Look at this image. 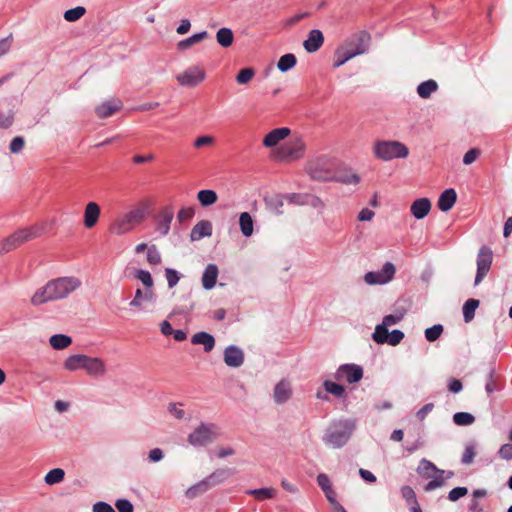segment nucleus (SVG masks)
Returning a JSON list of instances; mask_svg holds the SVG:
<instances>
[{
  "mask_svg": "<svg viewBox=\"0 0 512 512\" xmlns=\"http://www.w3.org/2000/svg\"><path fill=\"white\" fill-rule=\"evenodd\" d=\"M80 286L81 281L76 277H59L50 280L45 286L34 293L31 303L33 305H41L49 301L66 298Z\"/></svg>",
  "mask_w": 512,
  "mask_h": 512,
  "instance_id": "nucleus-1",
  "label": "nucleus"
},
{
  "mask_svg": "<svg viewBox=\"0 0 512 512\" xmlns=\"http://www.w3.org/2000/svg\"><path fill=\"white\" fill-rule=\"evenodd\" d=\"M356 429V421L351 418L334 420L327 427L323 442L333 448H341L347 444Z\"/></svg>",
  "mask_w": 512,
  "mask_h": 512,
  "instance_id": "nucleus-2",
  "label": "nucleus"
},
{
  "mask_svg": "<svg viewBox=\"0 0 512 512\" xmlns=\"http://www.w3.org/2000/svg\"><path fill=\"white\" fill-rule=\"evenodd\" d=\"M64 367L70 371L84 369L94 376L101 375L105 371L104 363L100 358L87 354H71L65 361Z\"/></svg>",
  "mask_w": 512,
  "mask_h": 512,
  "instance_id": "nucleus-3",
  "label": "nucleus"
},
{
  "mask_svg": "<svg viewBox=\"0 0 512 512\" xmlns=\"http://www.w3.org/2000/svg\"><path fill=\"white\" fill-rule=\"evenodd\" d=\"M373 153L377 159L390 161L403 159L409 155L408 147L396 140H379L373 145Z\"/></svg>",
  "mask_w": 512,
  "mask_h": 512,
  "instance_id": "nucleus-4",
  "label": "nucleus"
},
{
  "mask_svg": "<svg viewBox=\"0 0 512 512\" xmlns=\"http://www.w3.org/2000/svg\"><path fill=\"white\" fill-rule=\"evenodd\" d=\"M218 435V428L215 424L201 423L188 435L187 441L193 447H204L213 443Z\"/></svg>",
  "mask_w": 512,
  "mask_h": 512,
  "instance_id": "nucleus-5",
  "label": "nucleus"
},
{
  "mask_svg": "<svg viewBox=\"0 0 512 512\" xmlns=\"http://www.w3.org/2000/svg\"><path fill=\"white\" fill-rule=\"evenodd\" d=\"M493 262V251L487 246L480 247L477 254V271L475 275L474 285H478L486 277L491 269Z\"/></svg>",
  "mask_w": 512,
  "mask_h": 512,
  "instance_id": "nucleus-6",
  "label": "nucleus"
},
{
  "mask_svg": "<svg viewBox=\"0 0 512 512\" xmlns=\"http://www.w3.org/2000/svg\"><path fill=\"white\" fill-rule=\"evenodd\" d=\"M307 173L316 181H332L334 170H332L324 158H318L307 166Z\"/></svg>",
  "mask_w": 512,
  "mask_h": 512,
  "instance_id": "nucleus-7",
  "label": "nucleus"
},
{
  "mask_svg": "<svg viewBox=\"0 0 512 512\" xmlns=\"http://www.w3.org/2000/svg\"><path fill=\"white\" fill-rule=\"evenodd\" d=\"M371 41V35L365 31H359L351 35L346 41V48H348L355 56L364 54L368 51Z\"/></svg>",
  "mask_w": 512,
  "mask_h": 512,
  "instance_id": "nucleus-8",
  "label": "nucleus"
},
{
  "mask_svg": "<svg viewBox=\"0 0 512 512\" xmlns=\"http://www.w3.org/2000/svg\"><path fill=\"white\" fill-rule=\"evenodd\" d=\"M174 218V208L171 205L165 206L155 215V230L161 235L166 236L170 231V226Z\"/></svg>",
  "mask_w": 512,
  "mask_h": 512,
  "instance_id": "nucleus-9",
  "label": "nucleus"
},
{
  "mask_svg": "<svg viewBox=\"0 0 512 512\" xmlns=\"http://www.w3.org/2000/svg\"><path fill=\"white\" fill-rule=\"evenodd\" d=\"M305 144L302 139L297 138L292 142L283 145L278 152V157L281 160L286 159H299L304 153Z\"/></svg>",
  "mask_w": 512,
  "mask_h": 512,
  "instance_id": "nucleus-10",
  "label": "nucleus"
},
{
  "mask_svg": "<svg viewBox=\"0 0 512 512\" xmlns=\"http://www.w3.org/2000/svg\"><path fill=\"white\" fill-rule=\"evenodd\" d=\"M205 79V72L198 67H190L182 74L177 75L181 86L195 87Z\"/></svg>",
  "mask_w": 512,
  "mask_h": 512,
  "instance_id": "nucleus-11",
  "label": "nucleus"
},
{
  "mask_svg": "<svg viewBox=\"0 0 512 512\" xmlns=\"http://www.w3.org/2000/svg\"><path fill=\"white\" fill-rule=\"evenodd\" d=\"M362 377L363 369L356 364L341 365L336 372V378L338 380H345L348 383H356L360 381Z\"/></svg>",
  "mask_w": 512,
  "mask_h": 512,
  "instance_id": "nucleus-12",
  "label": "nucleus"
},
{
  "mask_svg": "<svg viewBox=\"0 0 512 512\" xmlns=\"http://www.w3.org/2000/svg\"><path fill=\"white\" fill-rule=\"evenodd\" d=\"M292 394L291 382L287 379H282L274 387L273 400L277 405H283L291 399Z\"/></svg>",
  "mask_w": 512,
  "mask_h": 512,
  "instance_id": "nucleus-13",
  "label": "nucleus"
},
{
  "mask_svg": "<svg viewBox=\"0 0 512 512\" xmlns=\"http://www.w3.org/2000/svg\"><path fill=\"white\" fill-rule=\"evenodd\" d=\"M101 208L96 202H88L85 206L83 224L85 228L91 229L98 223Z\"/></svg>",
  "mask_w": 512,
  "mask_h": 512,
  "instance_id": "nucleus-14",
  "label": "nucleus"
},
{
  "mask_svg": "<svg viewBox=\"0 0 512 512\" xmlns=\"http://www.w3.org/2000/svg\"><path fill=\"white\" fill-rule=\"evenodd\" d=\"M324 43V35L319 29L309 31L307 39L303 42V47L308 53L318 51Z\"/></svg>",
  "mask_w": 512,
  "mask_h": 512,
  "instance_id": "nucleus-15",
  "label": "nucleus"
},
{
  "mask_svg": "<svg viewBox=\"0 0 512 512\" xmlns=\"http://www.w3.org/2000/svg\"><path fill=\"white\" fill-rule=\"evenodd\" d=\"M431 210V201L428 198H418L410 206L411 214L418 220L425 218Z\"/></svg>",
  "mask_w": 512,
  "mask_h": 512,
  "instance_id": "nucleus-16",
  "label": "nucleus"
},
{
  "mask_svg": "<svg viewBox=\"0 0 512 512\" xmlns=\"http://www.w3.org/2000/svg\"><path fill=\"white\" fill-rule=\"evenodd\" d=\"M289 134L290 129L287 127L273 129L264 137L263 145L268 148L274 147L278 145L281 140L285 139Z\"/></svg>",
  "mask_w": 512,
  "mask_h": 512,
  "instance_id": "nucleus-17",
  "label": "nucleus"
},
{
  "mask_svg": "<svg viewBox=\"0 0 512 512\" xmlns=\"http://www.w3.org/2000/svg\"><path fill=\"white\" fill-rule=\"evenodd\" d=\"M212 223L209 220L199 221L190 232L191 241H198L204 237L212 235Z\"/></svg>",
  "mask_w": 512,
  "mask_h": 512,
  "instance_id": "nucleus-18",
  "label": "nucleus"
},
{
  "mask_svg": "<svg viewBox=\"0 0 512 512\" xmlns=\"http://www.w3.org/2000/svg\"><path fill=\"white\" fill-rule=\"evenodd\" d=\"M456 201V191L453 188H448L440 194L437 205L442 212H447L452 209Z\"/></svg>",
  "mask_w": 512,
  "mask_h": 512,
  "instance_id": "nucleus-19",
  "label": "nucleus"
},
{
  "mask_svg": "<svg viewBox=\"0 0 512 512\" xmlns=\"http://www.w3.org/2000/svg\"><path fill=\"white\" fill-rule=\"evenodd\" d=\"M219 269L216 264L210 263L206 266L202 275V286L206 290L214 288L217 282Z\"/></svg>",
  "mask_w": 512,
  "mask_h": 512,
  "instance_id": "nucleus-20",
  "label": "nucleus"
},
{
  "mask_svg": "<svg viewBox=\"0 0 512 512\" xmlns=\"http://www.w3.org/2000/svg\"><path fill=\"white\" fill-rule=\"evenodd\" d=\"M235 469L232 468H221L217 469L213 473H211L209 476L205 478L207 481L208 486L211 488L217 484H220L224 481H226L230 476L235 474Z\"/></svg>",
  "mask_w": 512,
  "mask_h": 512,
  "instance_id": "nucleus-21",
  "label": "nucleus"
},
{
  "mask_svg": "<svg viewBox=\"0 0 512 512\" xmlns=\"http://www.w3.org/2000/svg\"><path fill=\"white\" fill-rule=\"evenodd\" d=\"M134 225L130 221L127 214L117 218L109 227L112 234L122 235L133 229Z\"/></svg>",
  "mask_w": 512,
  "mask_h": 512,
  "instance_id": "nucleus-22",
  "label": "nucleus"
},
{
  "mask_svg": "<svg viewBox=\"0 0 512 512\" xmlns=\"http://www.w3.org/2000/svg\"><path fill=\"white\" fill-rule=\"evenodd\" d=\"M192 344L203 345L205 352H210L215 346V338L208 332L200 331L191 338Z\"/></svg>",
  "mask_w": 512,
  "mask_h": 512,
  "instance_id": "nucleus-23",
  "label": "nucleus"
},
{
  "mask_svg": "<svg viewBox=\"0 0 512 512\" xmlns=\"http://www.w3.org/2000/svg\"><path fill=\"white\" fill-rule=\"evenodd\" d=\"M42 233H43V228L38 225H35V226L19 229L14 234L17 237L20 244H22L26 241L32 240L36 237H39Z\"/></svg>",
  "mask_w": 512,
  "mask_h": 512,
  "instance_id": "nucleus-24",
  "label": "nucleus"
},
{
  "mask_svg": "<svg viewBox=\"0 0 512 512\" xmlns=\"http://www.w3.org/2000/svg\"><path fill=\"white\" fill-rule=\"evenodd\" d=\"M417 473L424 478H432L434 474H444L445 471L437 468L431 461L422 459L417 467Z\"/></svg>",
  "mask_w": 512,
  "mask_h": 512,
  "instance_id": "nucleus-25",
  "label": "nucleus"
},
{
  "mask_svg": "<svg viewBox=\"0 0 512 512\" xmlns=\"http://www.w3.org/2000/svg\"><path fill=\"white\" fill-rule=\"evenodd\" d=\"M285 195L284 194H275L272 196H266L264 198V202L267 206V208L273 212H275L277 215L283 214V211L281 208L284 205Z\"/></svg>",
  "mask_w": 512,
  "mask_h": 512,
  "instance_id": "nucleus-26",
  "label": "nucleus"
},
{
  "mask_svg": "<svg viewBox=\"0 0 512 512\" xmlns=\"http://www.w3.org/2000/svg\"><path fill=\"white\" fill-rule=\"evenodd\" d=\"M207 37H208L207 31H201L199 33H195V34L191 35L190 37L179 41L177 44V49L179 51H185V50L189 49L191 46H193L194 44L199 43L200 41L204 40Z\"/></svg>",
  "mask_w": 512,
  "mask_h": 512,
  "instance_id": "nucleus-27",
  "label": "nucleus"
},
{
  "mask_svg": "<svg viewBox=\"0 0 512 512\" xmlns=\"http://www.w3.org/2000/svg\"><path fill=\"white\" fill-rule=\"evenodd\" d=\"M197 200L199 201L201 206L209 207L217 202L218 195L214 190L203 189L198 191Z\"/></svg>",
  "mask_w": 512,
  "mask_h": 512,
  "instance_id": "nucleus-28",
  "label": "nucleus"
},
{
  "mask_svg": "<svg viewBox=\"0 0 512 512\" xmlns=\"http://www.w3.org/2000/svg\"><path fill=\"white\" fill-rule=\"evenodd\" d=\"M335 61L333 63L334 68H339L344 65L347 61L355 57V53H352L345 46L338 47L334 53Z\"/></svg>",
  "mask_w": 512,
  "mask_h": 512,
  "instance_id": "nucleus-29",
  "label": "nucleus"
},
{
  "mask_svg": "<svg viewBox=\"0 0 512 512\" xmlns=\"http://www.w3.org/2000/svg\"><path fill=\"white\" fill-rule=\"evenodd\" d=\"M216 40L221 47H230L234 41L233 31L226 27L220 28L216 33Z\"/></svg>",
  "mask_w": 512,
  "mask_h": 512,
  "instance_id": "nucleus-30",
  "label": "nucleus"
},
{
  "mask_svg": "<svg viewBox=\"0 0 512 512\" xmlns=\"http://www.w3.org/2000/svg\"><path fill=\"white\" fill-rule=\"evenodd\" d=\"M438 89V84L435 80L429 79L421 82L417 87V93L420 98L427 99L431 94Z\"/></svg>",
  "mask_w": 512,
  "mask_h": 512,
  "instance_id": "nucleus-31",
  "label": "nucleus"
},
{
  "mask_svg": "<svg viewBox=\"0 0 512 512\" xmlns=\"http://www.w3.org/2000/svg\"><path fill=\"white\" fill-rule=\"evenodd\" d=\"M49 343L54 350H63L71 345L72 338L66 334H54L50 337Z\"/></svg>",
  "mask_w": 512,
  "mask_h": 512,
  "instance_id": "nucleus-32",
  "label": "nucleus"
},
{
  "mask_svg": "<svg viewBox=\"0 0 512 512\" xmlns=\"http://www.w3.org/2000/svg\"><path fill=\"white\" fill-rule=\"evenodd\" d=\"M480 301L478 299H468L462 308L463 318L466 323L471 322L475 317V311L479 307Z\"/></svg>",
  "mask_w": 512,
  "mask_h": 512,
  "instance_id": "nucleus-33",
  "label": "nucleus"
},
{
  "mask_svg": "<svg viewBox=\"0 0 512 512\" xmlns=\"http://www.w3.org/2000/svg\"><path fill=\"white\" fill-rule=\"evenodd\" d=\"M239 225L240 230L245 237H250L253 234L254 222L248 212H243L240 214Z\"/></svg>",
  "mask_w": 512,
  "mask_h": 512,
  "instance_id": "nucleus-34",
  "label": "nucleus"
},
{
  "mask_svg": "<svg viewBox=\"0 0 512 512\" xmlns=\"http://www.w3.org/2000/svg\"><path fill=\"white\" fill-rule=\"evenodd\" d=\"M120 109L119 104H112L111 102H104L97 106L95 112L101 119L110 117L113 113Z\"/></svg>",
  "mask_w": 512,
  "mask_h": 512,
  "instance_id": "nucleus-35",
  "label": "nucleus"
},
{
  "mask_svg": "<svg viewBox=\"0 0 512 512\" xmlns=\"http://www.w3.org/2000/svg\"><path fill=\"white\" fill-rule=\"evenodd\" d=\"M296 64H297L296 56L292 53H287L280 57V59L277 63V68L281 72H287L290 69H292L293 67H295Z\"/></svg>",
  "mask_w": 512,
  "mask_h": 512,
  "instance_id": "nucleus-36",
  "label": "nucleus"
},
{
  "mask_svg": "<svg viewBox=\"0 0 512 512\" xmlns=\"http://www.w3.org/2000/svg\"><path fill=\"white\" fill-rule=\"evenodd\" d=\"M246 493L254 496L259 501L274 498L276 495V491L274 488L267 487L259 489H250L247 490Z\"/></svg>",
  "mask_w": 512,
  "mask_h": 512,
  "instance_id": "nucleus-37",
  "label": "nucleus"
},
{
  "mask_svg": "<svg viewBox=\"0 0 512 512\" xmlns=\"http://www.w3.org/2000/svg\"><path fill=\"white\" fill-rule=\"evenodd\" d=\"M65 471L61 468H54L50 470L44 478V481L47 485H55L64 480Z\"/></svg>",
  "mask_w": 512,
  "mask_h": 512,
  "instance_id": "nucleus-38",
  "label": "nucleus"
},
{
  "mask_svg": "<svg viewBox=\"0 0 512 512\" xmlns=\"http://www.w3.org/2000/svg\"><path fill=\"white\" fill-rule=\"evenodd\" d=\"M332 181L343 184H358L360 182V177L355 173H336L334 171V177Z\"/></svg>",
  "mask_w": 512,
  "mask_h": 512,
  "instance_id": "nucleus-39",
  "label": "nucleus"
},
{
  "mask_svg": "<svg viewBox=\"0 0 512 512\" xmlns=\"http://www.w3.org/2000/svg\"><path fill=\"white\" fill-rule=\"evenodd\" d=\"M383 284L390 282L396 273V267L392 262H386L382 269L378 271Z\"/></svg>",
  "mask_w": 512,
  "mask_h": 512,
  "instance_id": "nucleus-40",
  "label": "nucleus"
},
{
  "mask_svg": "<svg viewBox=\"0 0 512 512\" xmlns=\"http://www.w3.org/2000/svg\"><path fill=\"white\" fill-rule=\"evenodd\" d=\"M383 284L390 282L396 273V267L392 262H386L382 269L378 271Z\"/></svg>",
  "mask_w": 512,
  "mask_h": 512,
  "instance_id": "nucleus-41",
  "label": "nucleus"
},
{
  "mask_svg": "<svg viewBox=\"0 0 512 512\" xmlns=\"http://www.w3.org/2000/svg\"><path fill=\"white\" fill-rule=\"evenodd\" d=\"M210 487L207 484V481L205 479L201 480L197 484L189 487L186 491V496L190 499L197 497L198 495L206 492L209 490Z\"/></svg>",
  "mask_w": 512,
  "mask_h": 512,
  "instance_id": "nucleus-42",
  "label": "nucleus"
},
{
  "mask_svg": "<svg viewBox=\"0 0 512 512\" xmlns=\"http://www.w3.org/2000/svg\"><path fill=\"white\" fill-rule=\"evenodd\" d=\"M453 421L458 426H469L475 422V417L468 412H456Z\"/></svg>",
  "mask_w": 512,
  "mask_h": 512,
  "instance_id": "nucleus-43",
  "label": "nucleus"
},
{
  "mask_svg": "<svg viewBox=\"0 0 512 512\" xmlns=\"http://www.w3.org/2000/svg\"><path fill=\"white\" fill-rule=\"evenodd\" d=\"M20 245H21L20 242L18 241L17 237L13 233L0 243V254L10 252Z\"/></svg>",
  "mask_w": 512,
  "mask_h": 512,
  "instance_id": "nucleus-44",
  "label": "nucleus"
},
{
  "mask_svg": "<svg viewBox=\"0 0 512 512\" xmlns=\"http://www.w3.org/2000/svg\"><path fill=\"white\" fill-rule=\"evenodd\" d=\"M255 75V70L252 67H246L241 70L236 75V82L240 85H245L249 83Z\"/></svg>",
  "mask_w": 512,
  "mask_h": 512,
  "instance_id": "nucleus-45",
  "label": "nucleus"
},
{
  "mask_svg": "<svg viewBox=\"0 0 512 512\" xmlns=\"http://www.w3.org/2000/svg\"><path fill=\"white\" fill-rule=\"evenodd\" d=\"M86 13V9L82 6L68 9L64 12V19L67 22H75L79 20Z\"/></svg>",
  "mask_w": 512,
  "mask_h": 512,
  "instance_id": "nucleus-46",
  "label": "nucleus"
},
{
  "mask_svg": "<svg viewBox=\"0 0 512 512\" xmlns=\"http://www.w3.org/2000/svg\"><path fill=\"white\" fill-rule=\"evenodd\" d=\"M323 386H324V389L326 392H328L336 397L344 396V393H345L344 387L336 382L326 380V381H324Z\"/></svg>",
  "mask_w": 512,
  "mask_h": 512,
  "instance_id": "nucleus-47",
  "label": "nucleus"
},
{
  "mask_svg": "<svg viewBox=\"0 0 512 512\" xmlns=\"http://www.w3.org/2000/svg\"><path fill=\"white\" fill-rule=\"evenodd\" d=\"M389 336V330L384 325L378 324L375 327V331L372 334V338L375 342L379 344H384L387 342Z\"/></svg>",
  "mask_w": 512,
  "mask_h": 512,
  "instance_id": "nucleus-48",
  "label": "nucleus"
},
{
  "mask_svg": "<svg viewBox=\"0 0 512 512\" xmlns=\"http://www.w3.org/2000/svg\"><path fill=\"white\" fill-rule=\"evenodd\" d=\"M182 404L180 403H169L168 404V412L177 420H189L190 417H187L186 412L181 408Z\"/></svg>",
  "mask_w": 512,
  "mask_h": 512,
  "instance_id": "nucleus-49",
  "label": "nucleus"
},
{
  "mask_svg": "<svg viewBox=\"0 0 512 512\" xmlns=\"http://www.w3.org/2000/svg\"><path fill=\"white\" fill-rule=\"evenodd\" d=\"M443 333V326L441 324H435L425 330V338L429 342L436 341Z\"/></svg>",
  "mask_w": 512,
  "mask_h": 512,
  "instance_id": "nucleus-50",
  "label": "nucleus"
},
{
  "mask_svg": "<svg viewBox=\"0 0 512 512\" xmlns=\"http://www.w3.org/2000/svg\"><path fill=\"white\" fill-rule=\"evenodd\" d=\"M146 259L151 265H159L161 263L162 257L156 245L153 244L148 247Z\"/></svg>",
  "mask_w": 512,
  "mask_h": 512,
  "instance_id": "nucleus-51",
  "label": "nucleus"
},
{
  "mask_svg": "<svg viewBox=\"0 0 512 512\" xmlns=\"http://www.w3.org/2000/svg\"><path fill=\"white\" fill-rule=\"evenodd\" d=\"M135 278L140 280L145 288H153L154 281L149 271L138 269L135 272Z\"/></svg>",
  "mask_w": 512,
  "mask_h": 512,
  "instance_id": "nucleus-52",
  "label": "nucleus"
},
{
  "mask_svg": "<svg viewBox=\"0 0 512 512\" xmlns=\"http://www.w3.org/2000/svg\"><path fill=\"white\" fill-rule=\"evenodd\" d=\"M126 214L129 217L132 224L135 226L136 224L144 220L146 215V209L144 207H137Z\"/></svg>",
  "mask_w": 512,
  "mask_h": 512,
  "instance_id": "nucleus-53",
  "label": "nucleus"
},
{
  "mask_svg": "<svg viewBox=\"0 0 512 512\" xmlns=\"http://www.w3.org/2000/svg\"><path fill=\"white\" fill-rule=\"evenodd\" d=\"M224 362L229 367H240L244 362V354H224Z\"/></svg>",
  "mask_w": 512,
  "mask_h": 512,
  "instance_id": "nucleus-54",
  "label": "nucleus"
},
{
  "mask_svg": "<svg viewBox=\"0 0 512 512\" xmlns=\"http://www.w3.org/2000/svg\"><path fill=\"white\" fill-rule=\"evenodd\" d=\"M310 195L302 194V193H290L285 194V199L291 203L296 205H306L308 204V198Z\"/></svg>",
  "mask_w": 512,
  "mask_h": 512,
  "instance_id": "nucleus-55",
  "label": "nucleus"
},
{
  "mask_svg": "<svg viewBox=\"0 0 512 512\" xmlns=\"http://www.w3.org/2000/svg\"><path fill=\"white\" fill-rule=\"evenodd\" d=\"M445 478L443 477V474H437L433 475L432 480L429 481L425 486L424 490L426 492L434 491L437 488H440L444 485Z\"/></svg>",
  "mask_w": 512,
  "mask_h": 512,
  "instance_id": "nucleus-56",
  "label": "nucleus"
},
{
  "mask_svg": "<svg viewBox=\"0 0 512 512\" xmlns=\"http://www.w3.org/2000/svg\"><path fill=\"white\" fill-rule=\"evenodd\" d=\"M445 478L443 477V474H437L433 475L432 480L429 481L425 486L424 490L426 492L434 491L437 488H440L444 485Z\"/></svg>",
  "mask_w": 512,
  "mask_h": 512,
  "instance_id": "nucleus-57",
  "label": "nucleus"
},
{
  "mask_svg": "<svg viewBox=\"0 0 512 512\" xmlns=\"http://www.w3.org/2000/svg\"><path fill=\"white\" fill-rule=\"evenodd\" d=\"M445 478L443 477V474H437L433 475L432 480L429 481L425 486L424 490L426 492L434 491L437 488H440L444 485Z\"/></svg>",
  "mask_w": 512,
  "mask_h": 512,
  "instance_id": "nucleus-58",
  "label": "nucleus"
},
{
  "mask_svg": "<svg viewBox=\"0 0 512 512\" xmlns=\"http://www.w3.org/2000/svg\"><path fill=\"white\" fill-rule=\"evenodd\" d=\"M165 276H166L169 288L175 287L178 284L179 280H180L179 272L176 271L173 268H166L165 269Z\"/></svg>",
  "mask_w": 512,
  "mask_h": 512,
  "instance_id": "nucleus-59",
  "label": "nucleus"
},
{
  "mask_svg": "<svg viewBox=\"0 0 512 512\" xmlns=\"http://www.w3.org/2000/svg\"><path fill=\"white\" fill-rule=\"evenodd\" d=\"M195 215V208L193 206L183 207L177 213V220L179 223H183L186 220L193 218Z\"/></svg>",
  "mask_w": 512,
  "mask_h": 512,
  "instance_id": "nucleus-60",
  "label": "nucleus"
},
{
  "mask_svg": "<svg viewBox=\"0 0 512 512\" xmlns=\"http://www.w3.org/2000/svg\"><path fill=\"white\" fill-rule=\"evenodd\" d=\"M475 446L473 444H470V445H467L465 447V450L463 452V455H462V458H461V462L464 464V465H469L473 462L474 460V457H475Z\"/></svg>",
  "mask_w": 512,
  "mask_h": 512,
  "instance_id": "nucleus-61",
  "label": "nucleus"
},
{
  "mask_svg": "<svg viewBox=\"0 0 512 512\" xmlns=\"http://www.w3.org/2000/svg\"><path fill=\"white\" fill-rule=\"evenodd\" d=\"M401 496L410 506L414 505L415 502H418L416 499V494L410 486H403L401 488Z\"/></svg>",
  "mask_w": 512,
  "mask_h": 512,
  "instance_id": "nucleus-62",
  "label": "nucleus"
},
{
  "mask_svg": "<svg viewBox=\"0 0 512 512\" xmlns=\"http://www.w3.org/2000/svg\"><path fill=\"white\" fill-rule=\"evenodd\" d=\"M24 146H25L24 138L21 136H16L11 140L9 149H10L11 153L16 154V153H20L23 150Z\"/></svg>",
  "mask_w": 512,
  "mask_h": 512,
  "instance_id": "nucleus-63",
  "label": "nucleus"
},
{
  "mask_svg": "<svg viewBox=\"0 0 512 512\" xmlns=\"http://www.w3.org/2000/svg\"><path fill=\"white\" fill-rule=\"evenodd\" d=\"M467 494H468V489L466 487H455L449 491L448 499L451 502H455Z\"/></svg>",
  "mask_w": 512,
  "mask_h": 512,
  "instance_id": "nucleus-64",
  "label": "nucleus"
}]
</instances>
